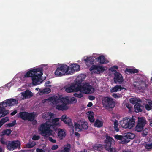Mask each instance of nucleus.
<instances>
[{
	"label": "nucleus",
	"mask_w": 152,
	"mask_h": 152,
	"mask_svg": "<svg viewBox=\"0 0 152 152\" xmlns=\"http://www.w3.org/2000/svg\"><path fill=\"white\" fill-rule=\"evenodd\" d=\"M77 102V99L73 97L54 95L48 99L42 100L43 103L51 104L56 109L59 110H66L69 107V104H75Z\"/></svg>",
	"instance_id": "f257e3e1"
},
{
	"label": "nucleus",
	"mask_w": 152,
	"mask_h": 152,
	"mask_svg": "<svg viewBox=\"0 0 152 152\" xmlns=\"http://www.w3.org/2000/svg\"><path fill=\"white\" fill-rule=\"evenodd\" d=\"M48 68L47 64H43L39 66L31 68L25 72V75L23 79L26 77H30L33 85H37L42 83V76L43 75V70H46Z\"/></svg>",
	"instance_id": "f03ea898"
},
{
	"label": "nucleus",
	"mask_w": 152,
	"mask_h": 152,
	"mask_svg": "<svg viewBox=\"0 0 152 152\" xmlns=\"http://www.w3.org/2000/svg\"><path fill=\"white\" fill-rule=\"evenodd\" d=\"M60 125V118H55L50 121H47L42 124L38 128V131L41 134L45 137L53 136L55 133V132L50 129H55L56 126H59Z\"/></svg>",
	"instance_id": "7ed1b4c3"
},
{
	"label": "nucleus",
	"mask_w": 152,
	"mask_h": 152,
	"mask_svg": "<svg viewBox=\"0 0 152 152\" xmlns=\"http://www.w3.org/2000/svg\"><path fill=\"white\" fill-rule=\"evenodd\" d=\"M18 100L15 99H8L0 103V118L4 117L9 113V110L5 108L7 106H12L17 104Z\"/></svg>",
	"instance_id": "20e7f679"
},
{
	"label": "nucleus",
	"mask_w": 152,
	"mask_h": 152,
	"mask_svg": "<svg viewBox=\"0 0 152 152\" xmlns=\"http://www.w3.org/2000/svg\"><path fill=\"white\" fill-rule=\"evenodd\" d=\"M25 75V73L24 74L19 73L17 75L13 78V80L10 83L6 85L7 87L9 90L12 86H14L15 87H17L23 83L24 81L26 80L28 77H26L23 78Z\"/></svg>",
	"instance_id": "39448f33"
},
{
	"label": "nucleus",
	"mask_w": 152,
	"mask_h": 152,
	"mask_svg": "<svg viewBox=\"0 0 152 152\" xmlns=\"http://www.w3.org/2000/svg\"><path fill=\"white\" fill-rule=\"evenodd\" d=\"M133 85L135 89L140 90H145L148 86L144 77L142 75H138L135 77Z\"/></svg>",
	"instance_id": "423d86ee"
},
{
	"label": "nucleus",
	"mask_w": 152,
	"mask_h": 152,
	"mask_svg": "<svg viewBox=\"0 0 152 152\" xmlns=\"http://www.w3.org/2000/svg\"><path fill=\"white\" fill-rule=\"evenodd\" d=\"M119 124L123 128L131 129L135 126V121L132 118L126 117L120 121Z\"/></svg>",
	"instance_id": "0eeeda50"
},
{
	"label": "nucleus",
	"mask_w": 152,
	"mask_h": 152,
	"mask_svg": "<svg viewBox=\"0 0 152 152\" xmlns=\"http://www.w3.org/2000/svg\"><path fill=\"white\" fill-rule=\"evenodd\" d=\"M68 66L61 64L58 67L54 72V75L56 77H59L65 75H68L67 69Z\"/></svg>",
	"instance_id": "6e6552de"
},
{
	"label": "nucleus",
	"mask_w": 152,
	"mask_h": 152,
	"mask_svg": "<svg viewBox=\"0 0 152 152\" xmlns=\"http://www.w3.org/2000/svg\"><path fill=\"white\" fill-rule=\"evenodd\" d=\"M80 91L85 94H90L94 92V88L93 86L88 83H86L83 84L80 86Z\"/></svg>",
	"instance_id": "1a4fd4ad"
},
{
	"label": "nucleus",
	"mask_w": 152,
	"mask_h": 152,
	"mask_svg": "<svg viewBox=\"0 0 152 152\" xmlns=\"http://www.w3.org/2000/svg\"><path fill=\"white\" fill-rule=\"evenodd\" d=\"M106 138L105 140V144L104 146L106 149L109 152H116V150L111 146L112 143L114 142V139L108 135H106Z\"/></svg>",
	"instance_id": "9d476101"
},
{
	"label": "nucleus",
	"mask_w": 152,
	"mask_h": 152,
	"mask_svg": "<svg viewBox=\"0 0 152 152\" xmlns=\"http://www.w3.org/2000/svg\"><path fill=\"white\" fill-rule=\"evenodd\" d=\"M88 127V124L87 122L83 120H80L77 123H74V129L76 131H79L83 129H87Z\"/></svg>",
	"instance_id": "9b49d317"
},
{
	"label": "nucleus",
	"mask_w": 152,
	"mask_h": 152,
	"mask_svg": "<svg viewBox=\"0 0 152 152\" xmlns=\"http://www.w3.org/2000/svg\"><path fill=\"white\" fill-rule=\"evenodd\" d=\"M38 114L33 112L28 113L26 112H22L19 113L18 117H20L21 118L24 120H28L30 121L34 120V117L37 116Z\"/></svg>",
	"instance_id": "f8f14e48"
},
{
	"label": "nucleus",
	"mask_w": 152,
	"mask_h": 152,
	"mask_svg": "<svg viewBox=\"0 0 152 152\" xmlns=\"http://www.w3.org/2000/svg\"><path fill=\"white\" fill-rule=\"evenodd\" d=\"M103 106L106 109L112 108L115 106V103L113 99L108 97H104L102 100Z\"/></svg>",
	"instance_id": "ddd939ff"
},
{
	"label": "nucleus",
	"mask_w": 152,
	"mask_h": 152,
	"mask_svg": "<svg viewBox=\"0 0 152 152\" xmlns=\"http://www.w3.org/2000/svg\"><path fill=\"white\" fill-rule=\"evenodd\" d=\"M64 88L65 89V91L67 93L77 92L80 90L79 84H76L75 82L74 83L66 86Z\"/></svg>",
	"instance_id": "4468645a"
},
{
	"label": "nucleus",
	"mask_w": 152,
	"mask_h": 152,
	"mask_svg": "<svg viewBox=\"0 0 152 152\" xmlns=\"http://www.w3.org/2000/svg\"><path fill=\"white\" fill-rule=\"evenodd\" d=\"M107 69V67L102 65H93L90 68V70L93 73L100 74L104 72Z\"/></svg>",
	"instance_id": "2eb2a0df"
},
{
	"label": "nucleus",
	"mask_w": 152,
	"mask_h": 152,
	"mask_svg": "<svg viewBox=\"0 0 152 152\" xmlns=\"http://www.w3.org/2000/svg\"><path fill=\"white\" fill-rule=\"evenodd\" d=\"M80 66L76 63H73L68 66L67 70L68 75H72L80 69Z\"/></svg>",
	"instance_id": "dca6fc26"
},
{
	"label": "nucleus",
	"mask_w": 152,
	"mask_h": 152,
	"mask_svg": "<svg viewBox=\"0 0 152 152\" xmlns=\"http://www.w3.org/2000/svg\"><path fill=\"white\" fill-rule=\"evenodd\" d=\"M146 121L144 117L139 118L138 123L136 127V130L140 132L143 129L146 124Z\"/></svg>",
	"instance_id": "f3484780"
},
{
	"label": "nucleus",
	"mask_w": 152,
	"mask_h": 152,
	"mask_svg": "<svg viewBox=\"0 0 152 152\" xmlns=\"http://www.w3.org/2000/svg\"><path fill=\"white\" fill-rule=\"evenodd\" d=\"M60 119L65 124L72 128V130L74 131V125L73 126L72 120L69 117L67 116L66 115H64L60 118Z\"/></svg>",
	"instance_id": "a211bd4d"
},
{
	"label": "nucleus",
	"mask_w": 152,
	"mask_h": 152,
	"mask_svg": "<svg viewBox=\"0 0 152 152\" xmlns=\"http://www.w3.org/2000/svg\"><path fill=\"white\" fill-rule=\"evenodd\" d=\"M20 146V143L19 141H9L7 145V147L9 150H13Z\"/></svg>",
	"instance_id": "6ab92c4d"
},
{
	"label": "nucleus",
	"mask_w": 152,
	"mask_h": 152,
	"mask_svg": "<svg viewBox=\"0 0 152 152\" xmlns=\"http://www.w3.org/2000/svg\"><path fill=\"white\" fill-rule=\"evenodd\" d=\"M83 60L85 61L86 66L88 67H89L93 64L94 58L93 56H86L84 57Z\"/></svg>",
	"instance_id": "aec40b11"
},
{
	"label": "nucleus",
	"mask_w": 152,
	"mask_h": 152,
	"mask_svg": "<svg viewBox=\"0 0 152 152\" xmlns=\"http://www.w3.org/2000/svg\"><path fill=\"white\" fill-rule=\"evenodd\" d=\"M114 81L115 83L121 84L123 81L124 79L121 74L116 72L114 74Z\"/></svg>",
	"instance_id": "412c9836"
},
{
	"label": "nucleus",
	"mask_w": 152,
	"mask_h": 152,
	"mask_svg": "<svg viewBox=\"0 0 152 152\" xmlns=\"http://www.w3.org/2000/svg\"><path fill=\"white\" fill-rule=\"evenodd\" d=\"M22 99H24L31 97L34 95L33 94L28 90L21 93Z\"/></svg>",
	"instance_id": "4be33fe9"
},
{
	"label": "nucleus",
	"mask_w": 152,
	"mask_h": 152,
	"mask_svg": "<svg viewBox=\"0 0 152 152\" xmlns=\"http://www.w3.org/2000/svg\"><path fill=\"white\" fill-rule=\"evenodd\" d=\"M143 104H145V109L149 111L152 109V101L150 99H145V100L142 101Z\"/></svg>",
	"instance_id": "5701e85b"
},
{
	"label": "nucleus",
	"mask_w": 152,
	"mask_h": 152,
	"mask_svg": "<svg viewBox=\"0 0 152 152\" xmlns=\"http://www.w3.org/2000/svg\"><path fill=\"white\" fill-rule=\"evenodd\" d=\"M134 107L136 112H141L144 108L143 102L141 101L140 102L137 103L134 106Z\"/></svg>",
	"instance_id": "b1692460"
},
{
	"label": "nucleus",
	"mask_w": 152,
	"mask_h": 152,
	"mask_svg": "<svg viewBox=\"0 0 152 152\" xmlns=\"http://www.w3.org/2000/svg\"><path fill=\"white\" fill-rule=\"evenodd\" d=\"M54 115L51 112H46L43 114L42 118L46 120H48V121H51V119L54 117Z\"/></svg>",
	"instance_id": "393cba45"
},
{
	"label": "nucleus",
	"mask_w": 152,
	"mask_h": 152,
	"mask_svg": "<svg viewBox=\"0 0 152 152\" xmlns=\"http://www.w3.org/2000/svg\"><path fill=\"white\" fill-rule=\"evenodd\" d=\"M96 59L99 63L101 64H106L109 62V60L102 55L99 56Z\"/></svg>",
	"instance_id": "a878e982"
},
{
	"label": "nucleus",
	"mask_w": 152,
	"mask_h": 152,
	"mask_svg": "<svg viewBox=\"0 0 152 152\" xmlns=\"http://www.w3.org/2000/svg\"><path fill=\"white\" fill-rule=\"evenodd\" d=\"M114 137L115 139L120 140L121 143L125 144L128 142V141L124 138V134L122 135H115Z\"/></svg>",
	"instance_id": "bb28decb"
},
{
	"label": "nucleus",
	"mask_w": 152,
	"mask_h": 152,
	"mask_svg": "<svg viewBox=\"0 0 152 152\" xmlns=\"http://www.w3.org/2000/svg\"><path fill=\"white\" fill-rule=\"evenodd\" d=\"M57 134L58 138L61 140L65 137L66 135L65 130L60 129H58Z\"/></svg>",
	"instance_id": "cd10ccee"
},
{
	"label": "nucleus",
	"mask_w": 152,
	"mask_h": 152,
	"mask_svg": "<svg viewBox=\"0 0 152 152\" xmlns=\"http://www.w3.org/2000/svg\"><path fill=\"white\" fill-rule=\"evenodd\" d=\"M86 78V75L84 74H81L79 75L77 77L75 82L76 84H79L80 86V83L83 80Z\"/></svg>",
	"instance_id": "c85d7f7f"
},
{
	"label": "nucleus",
	"mask_w": 152,
	"mask_h": 152,
	"mask_svg": "<svg viewBox=\"0 0 152 152\" xmlns=\"http://www.w3.org/2000/svg\"><path fill=\"white\" fill-rule=\"evenodd\" d=\"M124 137L125 139L128 141V142L130 141L129 140L133 139L135 137V135L133 133L128 132L124 134Z\"/></svg>",
	"instance_id": "c756f323"
},
{
	"label": "nucleus",
	"mask_w": 152,
	"mask_h": 152,
	"mask_svg": "<svg viewBox=\"0 0 152 152\" xmlns=\"http://www.w3.org/2000/svg\"><path fill=\"white\" fill-rule=\"evenodd\" d=\"M94 114V113L92 111L88 112L86 113L88 118L91 122H93L95 121Z\"/></svg>",
	"instance_id": "7c9ffc66"
},
{
	"label": "nucleus",
	"mask_w": 152,
	"mask_h": 152,
	"mask_svg": "<svg viewBox=\"0 0 152 152\" xmlns=\"http://www.w3.org/2000/svg\"><path fill=\"white\" fill-rule=\"evenodd\" d=\"M70 148V144H67L64 145L63 149L58 150L56 152H69Z\"/></svg>",
	"instance_id": "2f4dec72"
},
{
	"label": "nucleus",
	"mask_w": 152,
	"mask_h": 152,
	"mask_svg": "<svg viewBox=\"0 0 152 152\" xmlns=\"http://www.w3.org/2000/svg\"><path fill=\"white\" fill-rule=\"evenodd\" d=\"M70 148V144H67L64 145L63 149L58 150L56 152H69Z\"/></svg>",
	"instance_id": "473e14b6"
},
{
	"label": "nucleus",
	"mask_w": 152,
	"mask_h": 152,
	"mask_svg": "<svg viewBox=\"0 0 152 152\" xmlns=\"http://www.w3.org/2000/svg\"><path fill=\"white\" fill-rule=\"evenodd\" d=\"M103 122L102 120L96 119L95 122L94 126L95 127L100 128L102 126Z\"/></svg>",
	"instance_id": "72a5a7b5"
},
{
	"label": "nucleus",
	"mask_w": 152,
	"mask_h": 152,
	"mask_svg": "<svg viewBox=\"0 0 152 152\" xmlns=\"http://www.w3.org/2000/svg\"><path fill=\"white\" fill-rule=\"evenodd\" d=\"M124 88L121 87L120 86H116L112 88L111 89V92H116L118 91H121V90L124 89Z\"/></svg>",
	"instance_id": "f704fd0d"
},
{
	"label": "nucleus",
	"mask_w": 152,
	"mask_h": 152,
	"mask_svg": "<svg viewBox=\"0 0 152 152\" xmlns=\"http://www.w3.org/2000/svg\"><path fill=\"white\" fill-rule=\"evenodd\" d=\"M50 92L51 90L49 88H47L43 90L39 89V91L38 93L40 95H42L44 94H47Z\"/></svg>",
	"instance_id": "c9c22d12"
},
{
	"label": "nucleus",
	"mask_w": 152,
	"mask_h": 152,
	"mask_svg": "<svg viewBox=\"0 0 152 152\" xmlns=\"http://www.w3.org/2000/svg\"><path fill=\"white\" fill-rule=\"evenodd\" d=\"M130 103L132 104H136L138 102H140L141 101V100L139 98H130L129 99Z\"/></svg>",
	"instance_id": "e433bc0d"
},
{
	"label": "nucleus",
	"mask_w": 152,
	"mask_h": 152,
	"mask_svg": "<svg viewBox=\"0 0 152 152\" xmlns=\"http://www.w3.org/2000/svg\"><path fill=\"white\" fill-rule=\"evenodd\" d=\"M102 148V145L101 144H96L93 146L92 149L93 150L95 151H100Z\"/></svg>",
	"instance_id": "4c0bfd02"
},
{
	"label": "nucleus",
	"mask_w": 152,
	"mask_h": 152,
	"mask_svg": "<svg viewBox=\"0 0 152 152\" xmlns=\"http://www.w3.org/2000/svg\"><path fill=\"white\" fill-rule=\"evenodd\" d=\"M9 120V118L8 117H6L2 118L0 121V128L5 123L8 121Z\"/></svg>",
	"instance_id": "58836bf2"
},
{
	"label": "nucleus",
	"mask_w": 152,
	"mask_h": 152,
	"mask_svg": "<svg viewBox=\"0 0 152 152\" xmlns=\"http://www.w3.org/2000/svg\"><path fill=\"white\" fill-rule=\"evenodd\" d=\"M36 145V143L34 141H30L26 145V148H30Z\"/></svg>",
	"instance_id": "ea45409f"
},
{
	"label": "nucleus",
	"mask_w": 152,
	"mask_h": 152,
	"mask_svg": "<svg viewBox=\"0 0 152 152\" xmlns=\"http://www.w3.org/2000/svg\"><path fill=\"white\" fill-rule=\"evenodd\" d=\"M11 132V130L9 129L4 130L3 131L1 132V135H9L10 134Z\"/></svg>",
	"instance_id": "a19ab883"
},
{
	"label": "nucleus",
	"mask_w": 152,
	"mask_h": 152,
	"mask_svg": "<svg viewBox=\"0 0 152 152\" xmlns=\"http://www.w3.org/2000/svg\"><path fill=\"white\" fill-rule=\"evenodd\" d=\"M126 70L127 72L131 73H134L138 72L137 69H127Z\"/></svg>",
	"instance_id": "79ce46f5"
},
{
	"label": "nucleus",
	"mask_w": 152,
	"mask_h": 152,
	"mask_svg": "<svg viewBox=\"0 0 152 152\" xmlns=\"http://www.w3.org/2000/svg\"><path fill=\"white\" fill-rule=\"evenodd\" d=\"M112 96L115 98L118 99L121 98L122 95L119 94L114 93L113 94Z\"/></svg>",
	"instance_id": "37998d69"
},
{
	"label": "nucleus",
	"mask_w": 152,
	"mask_h": 152,
	"mask_svg": "<svg viewBox=\"0 0 152 152\" xmlns=\"http://www.w3.org/2000/svg\"><path fill=\"white\" fill-rule=\"evenodd\" d=\"M118 69V66H114L113 67H110L109 70L112 72H116V70Z\"/></svg>",
	"instance_id": "c03bdc74"
},
{
	"label": "nucleus",
	"mask_w": 152,
	"mask_h": 152,
	"mask_svg": "<svg viewBox=\"0 0 152 152\" xmlns=\"http://www.w3.org/2000/svg\"><path fill=\"white\" fill-rule=\"evenodd\" d=\"M145 147V148L148 150L152 149V143H151L146 144Z\"/></svg>",
	"instance_id": "a18cd8bd"
},
{
	"label": "nucleus",
	"mask_w": 152,
	"mask_h": 152,
	"mask_svg": "<svg viewBox=\"0 0 152 152\" xmlns=\"http://www.w3.org/2000/svg\"><path fill=\"white\" fill-rule=\"evenodd\" d=\"M148 132V130L147 128H145L144 129L142 132V134L143 136H145L147 135Z\"/></svg>",
	"instance_id": "49530a36"
},
{
	"label": "nucleus",
	"mask_w": 152,
	"mask_h": 152,
	"mask_svg": "<svg viewBox=\"0 0 152 152\" xmlns=\"http://www.w3.org/2000/svg\"><path fill=\"white\" fill-rule=\"evenodd\" d=\"M74 96L80 98L83 96V95L81 93H75L74 94Z\"/></svg>",
	"instance_id": "de8ad7c7"
},
{
	"label": "nucleus",
	"mask_w": 152,
	"mask_h": 152,
	"mask_svg": "<svg viewBox=\"0 0 152 152\" xmlns=\"http://www.w3.org/2000/svg\"><path fill=\"white\" fill-rule=\"evenodd\" d=\"M58 148V146L57 145H53L51 148V149L52 150H56Z\"/></svg>",
	"instance_id": "09e8293b"
},
{
	"label": "nucleus",
	"mask_w": 152,
	"mask_h": 152,
	"mask_svg": "<svg viewBox=\"0 0 152 152\" xmlns=\"http://www.w3.org/2000/svg\"><path fill=\"white\" fill-rule=\"evenodd\" d=\"M15 121H14L12 123H9L7 124V126L9 127H12L15 125Z\"/></svg>",
	"instance_id": "8fccbe9b"
},
{
	"label": "nucleus",
	"mask_w": 152,
	"mask_h": 152,
	"mask_svg": "<svg viewBox=\"0 0 152 152\" xmlns=\"http://www.w3.org/2000/svg\"><path fill=\"white\" fill-rule=\"evenodd\" d=\"M40 137L39 136L34 135L33 136L32 139L34 140H37L39 139Z\"/></svg>",
	"instance_id": "3c124183"
},
{
	"label": "nucleus",
	"mask_w": 152,
	"mask_h": 152,
	"mask_svg": "<svg viewBox=\"0 0 152 152\" xmlns=\"http://www.w3.org/2000/svg\"><path fill=\"white\" fill-rule=\"evenodd\" d=\"M147 140L148 142H152V135H150L147 138Z\"/></svg>",
	"instance_id": "603ef678"
},
{
	"label": "nucleus",
	"mask_w": 152,
	"mask_h": 152,
	"mask_svg": "<svg viewBox=\"0 0 152 152\" xmlns=\"http://www.w3.org/2000/svg\"><path fill=\"white\" fill-rule=\"evenodd\" d=\"M49 141L53 143H56V141L55 140L53 139L51 137L49 138Z\"/></svg>",
	"instance_id": "864d4df0"
},
{
	"label": "nucleus",
	"mask_w": 152,
	"mask_h": 152,
	"mask_svg": "<svg viewBox=\"0 0 152 152\" xmlns=\"http://www.w3.org/2000/svg\"><path fill=\"white\" fill-rule=\"evenodd\" d=\"M50 83H51L50 81H47L45 83V85L46 86H51L49 85V84H50Z\"/></svg>",
	"instance_id": "5fc2aeb1"
},
{
	"label": "nucleus",
	"mask_w": 152,
	"mask_h": 152,
	"mask_svg": "<svg viewBox=\"0 0 152 152\" xmlns=\"http://www.w3.org/2000/svg\"><path fill=\"white\" fill-rule=\"evenodd\" d=\"M37 152H45V151L42 149L37 148L36 150Z\"/></svg>",
	"instance_id": "6e6d98bb"
},
{
	"label": "nucleus",
	"mask_w": 152,
	"mask_h": 152,
	"mask_svg": "<svg viewBox=\"0 0 152 152\" xmlns=\"http://www.w3.org/2000/svg\"><path fill=\"white\" fill-rule=\"evenodd\" d=\"M89 99L91 100H93L95 99V97L93 96H89Z\"/></svg>",
	"instance_id": "4d7b16f0"
},
{
	"label": "nucleus",
	"mask_w": 152,
	"mask_h": 152,
	"mask_svg": "<svg viewBox=\"0 0 152 152\" xmlns=\"http://www.w3.org/2000/svg\"><path fill=\"white\" fill-rule=\"evenodd\" d=\"M126 106L127 108H128L129 110H131V106L130 104H126Z\"/></svg>",
	"instance_id": "13d9d810"
},
{
	"label": "nucleus",
	"mask_w": 152,
	"mask_h": 152,
	"mask_svg": "<svg viewBox=\"0 0 152 152\" xmlns=\"http://www.w3.org/2000/svg\"><path fill=\"white\" fill-rule=\"evenodd\" d=\"M118 126H114V128L115 129V130L116 131V132H119L120 130Z\"/></svg>",
	"instance_id": "bf43d9fd"
},
{
	"label": "nucleus",
	"mask_w": 152,
	"mask_h": 152,
	"mask_svg": "<svg viewBox=\"0 0 152 152\" xmlns=\"http://www.w3.org/2000/svg\"><path fill=\"white\" fill-rule=\"evenodd\" d=\"M118 121L115 120L114 122V126H118Z\"/></svg>",
	"instance_id": "052dcab7"
},
{
	"label": "nucleus",
	"mask_w": 152,
	"mask_h": 152,
	"mask_svg": "<svg viewBox=\"0 0 152 152\" xmlns=\"http://www.w3.org/2000/svg\"><path fill=\"white\" fill-rule=\"evenodd\" d=\"M93 105L92 103L91 102H89L87 105V106L88 107H91Z\"/></svg>",
	"instance_id": "680f3d73"
},
{
	"label": "nucleus",
	"mask_w": 152,
	"mask_h": 152,
	"mask_svg": "<svg viewBox=\"0 0 152 152\" xmlns=\"http://www.w3.org/2000/svg\"><path fill=\"white\" fill-rule=\"evenodd\" d=\"M17 110H15L11 113V115L12 116H13L15 114L17 113Z\"/></svg>",
	"instance_id": "e2e57ef3"
},
{
	"label": "nucleus",
	"mask_w": 152,
	"mask_h": 152,
	"mask_svg": "<svg viewBox=\"0 0 152 152\" xmlns=\"http://www.w3.org/2000/svg\"><path fill=\"white\" fill-rule=\"evenodd\" d=\"M149 124L151 126H152V119L149 120Z\"/></svg>",
	"instance_id": "0e129e2a"
},
{
	"label": "nucleus",
	"mask_w": 152,
	"mask_h": 152,
	"mask_svg": "<svg viewBox=\"0 0 152 152\" xmlns=\"http://www.w3.org/2000/svg\"><path fill=\"white\" fill-rule=\"evenodd\" d=\"M0 152H4V149L1 147H0Z\"/></svg>",
	"instance_id": "69168bd1"
},
{
	"label": "nucleus",
	"mask_w": 152,
	"mask_h": 152,
	"mask_svg": "<svg viewBox=\"0 0 152 152\" xmlns=\"http://www.w3.org/2000/svg\"><path fill=\"white\" fill-rule=\"evenodd\" d=\"M75 134L77 136H79V134L77 132H75Z\"/></svg>",
	"instance_id": "338daca9"
},
{
	"label": "nucleus",
	"mask_w": 152,
	"mask_h": 152,
	"mask_svg": "<svg viewBox=\"0 0 152 152\" xmlns=\"http://www.w3.org/2000/svg\"><path fill=\"white\" fill-rule=\"evenodd\" d=\"M37 123V121L36 120H34L33 122V124H35Z\"/></svg>",
	"instance_id": "774afa93"
}]
</instances>
